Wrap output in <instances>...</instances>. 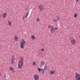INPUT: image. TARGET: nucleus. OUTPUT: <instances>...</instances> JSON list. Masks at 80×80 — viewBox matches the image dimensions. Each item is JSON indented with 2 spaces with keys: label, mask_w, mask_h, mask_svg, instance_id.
Returning a JSON list of instances; mask_svg holds the SVG:
<instances>
[{
  "label": "nucleus",
  "mask_w": 80,
  "mask_h": 80,
  "mask_svg": "<svg viewBox=\"0 0 80 80\" xmlns=\"http://www.w3.org/2000/svg\"><path fill=\"white\" fill-rule=\"evenodd\" d=\"M56 20L58 21V20H59V18H58V17H57Z\"/></svg>",
  "instance_id": "nucleus-21"
},
{
  "label": "nucleus",
  "mask_w": 80,
  "mask_h": 80,
  "mask_svg": "<svg viewBox=\"0 0 80 80\" xmlns=\"http://www.w3.org/2000/svg\"><path fill=\"white\" fill-rule=\"evenodd\" d=\"M71 43L72 45H75L76 43V41L75 40H72L71 41Z\"/></svg>",
  "instance_id": "nucleus-7"
},
{
  "label": "nucleus",
  "mask_w": 80,
  "mask_h": 80,
  "mask_svg": "<svg viewBox=\"0 0 80 80\" xmlns=\"http://www.w3.org/2000/svg\"><path fill=\"white\" fill-rule=\"evenodd\" d=\"M28 13H29V11H28V12H27V13L26 14V15L25 16V17H27L28 16Z\"/></svg>",
  "instance_id": "nucleus-18"
},
{
  "label": "nucleus",
  "mask_w": 80,
  "mask_h": 80,
  "mask_svg": "<svg viewBox=\"0 0 80 80\" xmlns=\"http://www.w3.org/2000/svg\"><path fill=\"white\" fill-rule=\"evenodd\" d=\"M24 17H25V16H23V18L22 19V20H24Z\"/></svg>",
  "instance_id": "nucleus-27"
},
{
  "label": "nucleus",
  "mask_w": 80,
  "mask_h": 80,
  "mask_svg": "<svg viewBox=\"0 0 80 80\" xmlns=\"http://www.w3.org/2000/svg\"><path fill=\"white\" fill-rule=\"evenodd\" d=\"M31 38L32 40H35V37L33 35H32L31 36Z\"/></svg>",
  "instance_id": "nucleus-13"
},
{
  "label": "nucleus",
  "mask_w": 80,
  "mask_h": 80,
  "mask_svg": "<svg viewBox=\"0 0 80 80\" xmlns=\"http://www.w3.org/2000/svg\"><path fill=\"white\" fill-rule=\"evenodd\" d=\"M74 17H75V18H76L77 17V14H74Z\"/></svg>",
  "instance_id": "nucleus-20"
},
{
  "label": "nucleus",
  "mask_w": 80,
  "mask_h": 80,
  "mask_svg": "<svg viewBox=\"0 0 80 80\" xmlns=\"http://www.w3.org/2000/svg\"><path fill=\"white\" fill-rule=\"evenodd\" d=\"M26 10H28V9H27Z\"/></svg>",
  "instance_id": "nucleus-32"
},
{
  "label": "nucleus",
  "mask_w": 80,
  "mask_h": 80,
  "mask_svg": "<svg viewBox=\"0 0 80 80\" xmlns=\"http://www.w3.org/2000/svg\"><path fill=\"white\" fill-rule=\"evenodd\" d=\"M44 69L45 70H48V68H47V66H45Z\"/></svg>",
  "instance_id": "nucleus-17"
},
{
  "label": "nucleus",
  "mask_w": 80,
  "mask_h": 80,
  "mask_svg": "<svg viewBox=\"0 0 80 80\" xmlns=\"http://www.w3.org/2000/svg\"><path fill=\"white\" fill-rule=\"evenodd\" d=\"M39 18H38L37 19V22H39Z\"/></svg>",
  "instance_id": "nucleus-22"
},
{
  "label": "nucleus",
  "mask_w": 80,
  "mask_h": 80,
  "mask_svg": "<svg viewBox=\"0 0 80 80\" xmlns=\"http://www.w3.org/2000/svg\"><path fill=\"white\" fill-rule=\"evenodd\" d=\"M15 60V57L14 56H13L11 59V61L12 62V61H14Z\"/></svg>",
  "instance_id": "nucleus-11"
},
{
  "label": "nucleus",
  "mask_w": 80,
  "mask_h": 80,
  "mask_svg": "<svg viewBox=\"0 0 80 80\" xmlns=\"http://www.w3.org/2000/svg\"><path fill=\"white\" fill-rule=\"evenodd\" d=\"M78 0H76V3H77V2H78Z\"/></svg>",
  "instance_id": "nucleus-23"
},
{
  "label": "nucleus",
  "mask_w": 80,
  "mask_h": 80,
  "mask_svg": "<svg viewBox=\"0 0 80 80\" xmlns=\"http://www.w3.org/2000/svg\"><path fill=\"white\" fill-rule=\"evenodd\" d=\"M25 43H26V41H25L24 40L21 41L20 47L21 48H24V45Z\"/></svg>",
  "instance_id": "nucleus-2"
},
{
  "label": "nucleus",
  "mask_w": 80,
  "mask_h": 80,
  "mask_svg": "<svg viewBox=\"0 0 80 80\" xmlns=\"http://www.w3.org/2000/svg\"><path fill=\"white\" fill-rule=\"evenodd\" d=\"M8 24L10 25V26H11V25H12V22H11L10 21H8Z\"/></svg>",
  "instance_id": "nucleus-16"
},
{
  "label": "nucleus",
  "mask_w": 80,
  "mask_h": 80,
  "mask_svg": "<svg viewBox=\"0 0 80 80\" xmlns=\"http://www.w3.org/2000/svg\"><path fill=\"white\" fill-rule=\"evenodd\" d=\"M40 10L41 12H42L43 10V6L42 5H40L39 7Z\"/></svg>",
  "instance_id": "nucleus-6"
},
{
  "label": "nucleus",
  "mask_w": 80,
  "mask_h": 80,
  "mask_svg": "<svg viewBox=\"0 0 80 80\" xmlns=\"http://www.w3.org/2000/svg\"><path fill=\"white\" fill-rule=\"evenodd\" d=\"M43 65H44V62H41L40 63V67H42Z\"/></svg>",
  "instance_id": "nucleus-9"
},
{
  "label": "nucleus",
  "mask_w": 80,
  "mask_h": 80,
  "mask_svg": "<svg viewBox=\"0 0 80 80\" xmlns=\"http://www.w3.org/2000/svg\"><path fill=\"white\" fill-rule=\"evenodd\" d=\"M10 70H12V72H14L15 71V69H14V68H12L11 67H10Z\"/></svg>",
  "instance_id": "nucleus-10"
},
{
  "label": "nucleus",
  "mask_w": 80,
  "mask_h": 80,
  "mask_svg": "<svg viewBox=\"0 0 80 80\" xmlns=\"http://www.w3.org/2000/svg\"><path fill=\"white\" fill-rule=\"evenodd\" d=\"M7 13H4L3 16V18H5V17H6V16H7Z\"/></svg>",
  "instance_id": "nucleus-12"
},
{
  "label": "nucleus",
  "mask_w": 80,
  "mask_h": 80,
  "mask_svg": "<svg viewBox=\"0 0 80 80\" xmlns=\"http://www.w3.org/2000/svg\"><path fill=\"white\" fill-rule=\"evenodd\" d=\"M76 80H80V76L78 74L75 75Z\"/></svg>",
  "instance_id": "nucleus-4"
},
{
  "label": "nucleus",
  "mask_w": 80,
  "mask_h": 80,
  "mask_svg": "<svg viewBox=\"0 0 80 80\" xmlns=\"http://www.w3.org/2000/svg\"><path fill=\"white\" fill-rule=\"evenodd\" d=\"M55 73V71H50V73L52 75Z\"/></svg>",
  "instance_id": "nucleus-15"
},
{
  "label": "nucleus",
  "mask_w": 80,
  "mask_h": 80,
  "mask_svg": "<svg viewBox=\"0 0 80 80\" xmlns=\"http://www.w3.org/2000/svg\"><path fill=\"white\" fill-rule=\"evenodd\" d=\"M56 20H57L56 19H55L54 21V22H56Z\"/></svg>",
  "instance_id": "nucleus-25"
},
{
  "label": "nucleus",
  "mask_w": 80,
  "mask_h": 80,
  "mask_svg": "<svg viewBox=\"0 0 80 80\" xmlns=\"http://www.w3.org/2000/svg\"><path fill=\"white\" fill-rule=\"evenodd\" d=\"M55 29L53 27V26H51V28L50 29V32L51 33H53V32H55Z\"/></svg>",
  "instance_id": "nucleus-3"
},
{
  "label": "nucleus",
  "mask_w": 80,
  "mask_h": 80,
  "mask_svg": "<svg viewBox=\"0 0 80 80\" xmlns=\"http://www.w3.org/2000/svg\"><path fill=\"white\" fill-rule=\"evenodd\" d=\"M48 28H50V26H48Z\"/></svg>",
  "instance_id": "nucleus-28"
},
{
  "label": "nucleus",
  "mask_w": 80,
  "mask_h": 80,
  "mask_svg": "<svg viewBox=\"0 0 80 80\" xmlns=\"http://www.w3.org/2000/svg\"><path fill=\"white\" fill-rule=\"evenodd\" d=\"M0 77H1V74H0Z\"/></svg>",
  "instance_id": "nucleus-31"
},
{
  "label": "nucleus",
  "mask_w": 80,
  "mask_h": 80,
  "mask_svg": "<svg viewBox=\"0 0 80 80\" xmlns=\"http://www.w3.org/2000/svg\"><path fill=\"white\" fill-rule=\"evenodd\" d=\"M4 76L5 77H6V76L5 75V74H4Z\"/></svg>",
  "instance_id": "nucleus-30"
},
{
  "label": "nucleus",
  "mask_w": 80,
  "mask_h": 80,
  "mask_svg": "<svg viewBox=\"0 0 80 80\" xmlns=\"http://www.w3.org/2000/svg\"><path fill=\"white\" fill-rule=\"evenodd\" d=\"M34 78L35 79V80H38V75H36L34 76Z\"/></svg>",
  "instance_id": "nucleus-8"
},
{
  "label": "nucleus",
  "mask_w": 80,
  "mask_h": 80,
  "mask_svg": "<svg viewBox=\"0 0 80 80\" xmlns=\"http://www.w3.org/2000/svg\"><path fill=\"white\" fill-rule=\"evenodd\" d=\"M42 51H44V49L43 48H42L41 50Z\"/></svg>",
  "instance_id": "nucleus-26"
},
{
  "label": "nucleus",
  "mask_w": 80,
  "mask_h": 80,
  "mask_svg": "<svg viewBox=\"0 0 80 80\" xmlns=\"http://www.w3.org/2000/svg\"><path fill=\"white\" fill-rule=\"evenodd\" d=\"M13 61H11V63H13Z\"/></svg>",
  "instance_id": "nucleus-24"
},
{
  "label": "nucleus",
  "mask_w": 80,
  "mask_h": 80,
  "mask_svg": "<svg viewBox=\"0 0 80 80\" xmlns=\"http://www.w3.org/2000/svg\"><path fill=\"white\" fill-rule=\"evenodd\" d=\"M38 70L39 72H40L41 71V73H43V74L44 73V69H41L40 68H38Z\"/></svg>",
  "instance_id": "nucleus-5"
},
{
  "label": "nucleus",
  "mask_w": 80,
  "mask_h": 80,
  "mask_svg": "<svg viewBox=\"0 0 80 80\" xmlns=\"http://www.w3.org/2000/svg\"><path fill=\"white\" fill-rule=\"evenodd\" d=\"M55 29V30H57V28H56Z\"/></svg>",
  "instance_id": "nucleus-29"
},
{
  "label": "nucleus",
  "mask_w": 80,
  "mask_h": 80,
  "mask_svg": "<svg viewBox=\"0 0 80 80\" xmlns=\"http://www.w3.org/2000/svg\"><path fill=\"white\" fill-rule=\"evenodd\" d=\"M18 37L16 36L14 37V40H15V41H17H17H18Z\"/></svg>",
  "instance_id": "nucleus-14"
},
{
  "label": "nucleus",
  "mask_w": 80,
  "mask_h": 80,
  "mask_svg": "<svg viewBox=\"0 0 80 80\" xmlns=\"http://www.w3.org/2000/svg\"><path fill=\"white\" fill-rule=\"evenodd\" d=\"M33 65H37V64L35 63V62H33Z\"/></svg>",
  "instance_id": "nucleus-19"
},
{
  "label": "nucleus",
  "mask_w": 80,
  "mask_h": 80,
  "mask_svg": "<svg viewBox=\"0 0 80 80\" xmlns=\"http://www.w3.org/2000/svg\"><path fill=\"white\" fill-rule=\"evenodd\" d=\"M20 61H19L18 63V68L20 69H21L23 65V60H24V59L22 57L20 58Z\"/></svg>",
  "instance_id": "nucleus-1"
}]
</instances>
